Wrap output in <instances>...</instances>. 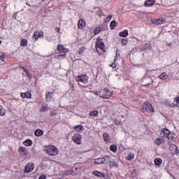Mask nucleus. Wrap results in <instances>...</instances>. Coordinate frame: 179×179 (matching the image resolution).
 <instances>
[{"label":"nucleus","instance_id":"obj_1","mask_svg":"<svg viewBox=\"0 0 179 179\" xmlns=\"http://www.w3.org/2000/svg\"><path fill=\"white\" fill-rule=\"evenodd\" d=\"M43 150L45 153L48 155V156H57V155L59 153V150H58V148L52 145L45 146Z\"/></svg>","mask_w":179,"mask_h":179},{"label":"nucleus","instance_id":"obj_2","mask_svg":"<svg viewBox=\"0 0 179 179\" xmlns=\"http://www.w3.org/2000/svg\"><path fill=\"white\" fill-rule=\"evenodd\" d=\"M142 111L143 113H155V108H153V106L148 101H145L142 105Z\"/></svg>","mask_w":179,"mask_h":179},{"label":"nucleus","instance_id":"obj_3","mask_svg":"<svg viewBox=\"0 0 179 179\" xmlns=\"http://www.w3.org/2000/svg\"><path fill=\"white\" fill-rule=\"evenodd\" d=\"M76 80L79 83V82H81V83H83L84 85H86V83H88L89 82V76L86 74H81L76 76Z\"/></svg>","mask_w":179,"mask_h":179},{"label":"nucleus","instance_id":"obj_4","mask_svg":"<svg viewBox=\"0 0 179 179\" xmlns=\"http://www.w3.org/2000/svg\"><path fill=\"white\" fill-rule=\"evenodd\" d=\"M57 51L59 52L60 57H64V58H65V57H66V52H68L69 50L65 48L64 45L59 44L57 46Z\"/></svg>","mask_w":179,"mask_h":179},{"label":"nucleus","instance_id":"obj_5","mask_svg":"<svg viewBox=\"0 0 179 179\" xmlns=\"http://www.w3.org/2000/svg\"><path fill=\"white\" fill-rule=\"evenodd\" d=\"M34 170V163L29 162L24 167V173H31Z\"/></svg>","mask_w":179,"mask_h":179},{"label":"nucleus","instance_id":"obj_6","mask_svg":"<svg viewBox=\"0 0 179 179\" xmlns=\"http://www.w3.org/2000/svg\"><path fill=\"white\" fill-rule=\"evenodd\" d=\"M72 140L77 145H82V135L80 134H76L72 137Z\"/></svg>","mask_w":179,"mask_h":179},{"label":"nucleus","instance_id":"obj_7","mask_svg":"<svg viewBox=\"0 0 179 179\" xmlns=\"http://www.w3.org/2000/svg\"><path fill=\"white\" fill-rule=\"evenodd\" d=\"M79 173V168L73 167L71 171H67L64 173L65 176H77Z\"/></svg>","mask_w":179,"mask_h":179},{"label":"nucleus","instance_id":"obj_8","mask_svg":"<svg viewBox=\"0 0 179 179\" xmlns=\"http://www.w3.org/2000/svg\"><path fill=\"white\" fill-rule=\"evenodd\" d=\"M103 92H104V94H103L102 96H100L101 99H110V97L113 96V92H111V90L107 88H105L103 90Z\"/></svg>","mask_w":179,"mask_h":179},{"label":"nucleus","instance_id":"obj_9","mask_svg":"<svg viewBox=\"0 0 179 179\" xmlns=\"http://www.w3.org/2000/svg\"><path fill=\"white\" fill-rule=\"evenodd\" d=\"M169 150L171 155H178L179 153L178 147L176 144H171L169 146Z\"/></svg>","mask_w":179,"mask_h":179},{"label":"nucleus","instance_id":"obj_10","mask_svg":"<svg viewBox=\"0 0 179 179\" xmlns=\"http://www.w3.org/2000/svg\"><path fill=\"white\" fill-rule=\"evenodd\" d=\"M96 47H98L99 50H103V48L106 47L104 45V42H103V39L101 37H98L96 38Z\"/></svg>","mask_w":179,"mask_h":179},{"label":"nucleus","instance_id":"obj_11","mask_svg":"<svg viewBox=\"0 0 179 179\" xmlns=\"http://www.w3.org/2000/svg\"><path fill=\"white\" fill-rule=\"evenodd\" d=\"M171 132L167 129H162L161 135H163V136H165V138H167L169 141L171 139Z\"/></svg>","mask_w":179,"mask_h":179},{"label":"nucleus","instance_id":"obj_12","mask_svg":"<svg viewBox=\"0 0 179 179\" xmlns=\"http://www.w3.org/2000/svg\"><path fill=\"white\" fill-rule=\"evenodd\" d=\"M92 174H94V176H96V177H102L104 179H108V176L105 175L104 173L99 171H92Z\"/></svg>","mask_w":179,"mask_h":179},{"label":"nucleus","instance_id":"obj_13","mask_svg":"<svg viewBox=\"0 0 179 179\" xmlns=\"http://www.w3.org/2000/svg\"><path fill=\"white\" fill-rule=\"evenodd\" d=\"M18 152L20 153V155L22 156V157H27V155H29V151L23 147H20L18 149Z\"/></svg>","mask_w":179,"mask_h":179},{"label":"nucleus","instance_id":"obj_14","mask_svg":"<svg viewBox=\"0 0 179 179\" xmlns=\"http://www.w3.org/2000/svg\"><path fill=\"white\" fill-rule=\"evenodd\" d=\"M44 36V32L43 31H34V36L35 40H38L40 37H43Z\"/></svg>","mask_w":179,"mask_h":179},{"label":"nucleus","instance_id":"obj_15","mask_svg":"<svg viewBox=\"0 0 179 179\" xmlns=\"http://www.w3.org/2000/svg\"><path fill=\"white\" fill-rule=\"evenodd\" d=\"M156 0H145L144 6H145V8H148L149 6H153Z\"/></svg>","mask_w":179,"mask_h":179},{"label":"nucleus","instance_id":"obj_16","mask_svg":"<svg viewBox=\"0 0 179 179\" xmlns=\"http://www.w3.org/2000/svg\"><path fill=\"white\" fill-rule=\"evenodd\" d=\"M102 162L103 164H108V163L111 162V157L108 155H105L104 157H102Z\"/></svg>","mask_w":179,"mask_h":179},{"label":"nucleus","instance_id":"obj_17","mask_svg":"<svg viewBox=\"0 0 179 179\" xmlns=\"http://www.w3.org/2000/svg\"><path fill=\"white\" fill-rule=\"evenodd\" d=\"M21 97L22 99H31V92H27L24 93H21Z\"/></svg>","mask_w":179,"mask_h":179},{"label":"nucleus","instance_id":"obj_18","mask_svg":"<svg viewBox=\"0 0 179 179\" xmlns=\"http://www.w3.org/2000/svg\"><path fill=\"white\" fill-rule=\"evenodd\" d=\"M34 135H35V136H37V137L43 136V135H44V131H43L40 129H37L34 131Z\"/></svg>","mask_w":179,"mask_h":179},{"label":"nucleus","instance_id":"obj_19","mask_svg":"<svg viewBox=\"0 0 179 179\" xmlns=\"http://www.w3.org/2000/svg\"><path fill=\"white\" fill-rule=\"evenodd\" d=\"M104 30H106V29H104V27H98L94 30V35L97 36V34H99V33H101V31H103Z\"/></svg>","mask_w":179,"mask_h":179},{"label":"nucleus","instance_id":"obj_20","mask_svg":"<svg viewBox=\"0 0 179 179\" xmlns=\"http://www.w3.org/2000/svg\"><path fill=\"white\" fill-rule=\"evenodd\" d=\"M86 26V23L83 20H80L78 21V29H83Z\"/></svg>","mask_w":179,"mask_h":179},{"label":"nucleus","instance_id":"obj_21","mask_svg":"<svg viewBox=\"0 0 179 179\" xmlns=\"http://www.w3.org/2000/svg\"><path fill=\"white\" fill-rule=\"evenodd\" d=\"M53 93L54 92H48V94H46L45 95L46 101H51V100L52 99Z\"/></svg>","mask_w":179,"mask_h":179},{"label":"nucleus","instance_id":"obj_22","mask_svg":"<svg viewBox=\"0 0 179 179\" xmlns=\"http://www.w3.org/2000/svg\"><path fill=\"white\" fill-rule=\"evenodd\" d=\"M129 35V33L128 32L127 29H125L121 32H120L119 36L120 37H128V36Z\"/></svg>","mask_w":179,"mask_h":179},{"label":"nucleus","instance_id":"obj_23","mask_svg":"<svg viewBox=\"0 0 179 179\" xmlns=\"http://www.w3.org/2000/svg\"><path fill=\"white\" fill-rule=\"evenodd\" d=\"M109 166L110 169H113V167H115L116 169L118 168V164L117 163V162L111 161V159H110Z\"/></svg>","mask_w":179,"mask_h":179},{"label":"nucleus","instance_id":"obj_24","mask_svg":"<svg viewBox=\"0 0 179 179\" xmlns=\"http://www.w3.org/2000/svg\"><path fill=\"white\" fill-rule=\"evenodd\" d=\"M24 146H31L33 145V141L31 139H27L23 142Z\"/></svg>","mask_w":179,"mask_h":179},{"label":"nucleus","instance_id":"obj_25","mask_svg":"<svg viewBox=\"0 0 179 179\" xmlns=\"http://www.w3.org/2000/svg\"><path fill=\"white\" fill-rule=\"evenodd\" d=\"M154 162L155 166H159L163 163V159L162 158H155Z\"/></svg>","mask_w":179,"mask_h":179},{"label":"nucleus","instance_id":"obj_26","mask_svg":"<svg viewBox=\"0 0 179 179\" xmlns=\"http://www.w3.org/2000/svg\"><path fill=\"white\" fill-rule=\"evenodd\" d=\"M103 137L106 142H110V134H108V133H103Z\"/></svg>","mask_w":179,"mask_h":179},{"label":"nucleus","instance_id":"obj_27","mask_svg":"<svg viewBox=\"0 0 179 179\" xmlns=\"http://www.w3.org/2000/svg\"><path fill=\"white\" fill-rule=\"evenodd\" d=\"M90 117H99V111L94 110L90 112Z\"/></svg>","mask_w":179,"mask_h":179},{"label":"nucleus","instance_id":"obj_28","mask_svg":"<svg viewBox=\"0 0 179 179\" xmlns=\"http://www.w3.org/2000/svg\"><path fill=\"white\" fill-rule=\"evenodd\" d=\"M143 50L145 51V50H152V44L150 43H145L143 46Z\"/></svg>","mask_w":179,"mask_h":179},{"label":"nucleus","instance_id":"obj_29","mask_svg":"<svg viewBox=\"0 0 179 179\" xmlns=\"http://www.w3.org/2000/svg\"><path fill=\"white\" fill-rule=\"evenodd\" d=\"M155 142L156 145H162V143H164V140L161 138H157Z\"/></svg>","mask_w":179,"mask_h":179},{"label":"nucleus","instance_id":"obj_30","mask_svg":"<svg viewBox=\"0 0 179 179\" xmlns=\"http://www.w3.org/2000/svg\"><path fill=\"white\" fill-rule=\"evenodd\" d=\"M167 78H169V76H167L166 72H163L161 75H159V79H161L162 80H166Z\"/></svg>","mask_w":179,"mask_h":179},{"label":"nucleus","instance_id":"obj_31","mask_svg":"<svg viewBox=\"0 0 179 179\" xmlns=\"http://www.w3.org/2000/svg\"><path fill=\"white\" fill-rule=\"evenodd\" d=\"M94 164H103V158H96L94 159Z\"/></svg>","mask_w":179,"mask_h":179},{"label":"nucleus","instance_id":"obj_32","mask_svg":"<svg viewBox=\"0 0 179 179\" xmlns=\"http://www.w3.org/2000/svg\"><path fill=\"white\" fill-rule=\"evenodd\" d=\"M110 152H113V153H115L117 152V145H111L109 148Z\"/></svg>","mask_w":179,"mask_h":179},{"label":"nucleus","instance_id":"obj_33","mask_svg":"<svg viewBox=\"0 0 179 179\" xmlns=\"http://www.w3.org/2000/svg\"><path fill=\"white\" fill-rule=\"evenodd\" d=\"M20 45L21 47H26L27 45V39L21 40Z\"/></svg>","mask_w":179,"mask_h":179},{"label":"nucleus","instance_id":"obj_34","mask_svg":"<svg viewBox=\"0 0 179 179\" xmlns=\"http://www.w3.org/2000/svg\"><path fill=\"white\" fill-rule=\"evenodd\" d=\"M115 24H116L115 20H113L112 22H110V30H114V29H115Z\"/></svg>","mask_w":179,"mask_h":179},{"label":"nucleus","instance_id":"obj_35","mask_svg":"<svg viewBox=\"0 0 179 179\" xmlns=\"http://www.w3.org/2000/svg\"><path fill=\"white\" fill-rule=\"evenodd\" d=\"M6 114V112L5 111V109L2 107V106H0V115L1 117H3Z\"/></svg>","mask_w":179,"mask_h":179},{"label":"nucleus","instance_id":"obj_36","mask_svg":"<svg viewBox=\"0 0 179 179\" xmlns=\"http://www.w3.org/2000/svg\"><path fill=\"white\" fill-rule=\"evenodd\" d=\"M75 129L77 132H80V131H83V126L77 125L76 126Z\"/></svg>","mask_w":179,"mask_h":179},{"label":"nucleus","instance_id":"obj_37","mask_svg":"<svg viewBox=\"0 0 179 179\" xmlns=\"http://www.w3.org/2000/svg\"><path fill=\"white\" fill-rule=\"evenodd\" d=\"M137 173H136V170H134L133 171L131 172L130 173V177L131 178H135V177H136Z\"/></svg>","mask_w":179,"mask_h":179},{"label":"nucleus","instance_id":"obj_38","mask_svg":"<svg viewBox=\"0 0 179 179\" xmlns=\"http://www.w3.org/2000/svg\"><path fill=\"white\" fill-rule=\"evenodd\" d=\"M152 23L154 24H162V20H160V19H157V20H154L153 21H152Z\"/></svg>","mask_w":179,"mask_h":179},{"label":"nucleus","instance_id":"obj_39","mask_svg":"<svg viewBox=\"0 0 179 179\" xmlns=\"http://www.w3.org/2000/svg\"><path fill=\"white\" fill-rule=\"evenodd\" d=\"M41 113H44L45 111H48V108L45 107V106H41V108H40L39 110Z\"/></svg>","mask_w":179,"mask_h":179},{"label":"nucleus","instance_id":"obj_40","mask_svg":"<svg viewBox=\"0 0 179 179\" xmlns=\"http://www.w3.org/2000/svg\"><path fill=\"white\" fill-rule=\"evenodd\" d=\"M126 44H128V39L122 38V45H125Z\"/></svg>","mask_w":179,"mask_h":179},{"label":"nucleus","instance_id":"obj_41","mask_svg":"<svg viewBox=\"0 0 179 179\" xmlns=\"http://www.w3.org/2000/svg\"><path fill=\"white\" fill-rule=\"evenodd\" d=\"M134 157H135V154H129L127 157L128 160H129V161L133 160Z\"/></svg>","mask_w":179,"mask_h":179},{"label":"nucleus","instance_id":"obj_42","mask_svg":"<svg viewBox=\"0 0 179 179\" xmlns=\"http://www.w3.org/2000/svg\"><path fill=\"white\" fill-rule=\"evenodd\" d=\"M174 101L176 103V107H179V96L175 98Z\"/></svg>","mask_w":179,"mask_h":179},{"label":"nucleus","instance_id":"obj_43","mask_svg":"<svg viewBox=\"0 0 179 179\" xmlns=\"http://www.w3.org/2000/svg\"><path fill=\"white\" fill-rule=\"evenodd\" d=\"M85 50V47H83V48H80L79 50H78V54L79 55H80L82 54V52H83V50Z\"/></svg>","mask_w":179,"mask_h":179},{"label":"nucleus","instance_id":"obj_44","mask_svg":"<svg viewBox=\"0 0 179 179\" xmlns=\"http://www.w3.org/2000/svg\"><path fill=\"white\" fill-rule=\"evenodd\" d=\"M111 17H113V15H110L108 17V19L105 20V23H107L108 22H110L111 20Z\"/></svg>","mask_w":179,"mask_h":179},{"label":"nucleus","instance_id":"obj_45","mask_svg":"<svg viewBox=\"0 0 179 179\" xmlns=\"http://www.w3.org/2000/svg\"><path fill=\"white\" fill-rule=\"evenodd\" d=\"M169 107H172V108L177 107V104L174 103H171L169 104Z\"/></svg>","mask_w":179,"mask_h":179},{"label":"nucleus","instance_id":"obj_46","mask_svg":"<svg viewBox=\"0 0 179 179\" xmlns=\"http://www.w3.org/2000/svg\"><path fill=\"white\" fill-rule=\"evenodd\" d=\"M113 122H114V124H115V125H120V121L118 120H117V119H115L114 120V121H113Z\"/></svg>","mask_w":179,"mask_h":179},{"label":"nucleus","instance_id":"obj_47","mask_svg":"<svg viewBox=\"0 0 179 179\" xmlns=\"http://www.w3.org/2000/svg\"><path fill=\"white\" fill-rule=\"evenodd\" d=\"M50 115H51V117H54V115H57V112H55V110H52L50 113Z\"/></svg>","mask_w":179,"mask_h":179},{"label":"nucleus","instance_id":"obj_48","mask_svg":"<svg viewBox=\"0 0 179 179\" xmlns=\"http://www.w3.org/2000/svg\"><path fill=\"white\" fill-rule=\"evenodd\" d=\"M4 58H5V55H1L0 56V59H1V61H2L3 62L5 61Z\"/></svg>","mask_w":179,"mask_h":179},{"label":"nucleus","instance_id":"obj_49","mask_svg":"<svg viewBox=\"0 0 179 179\" xmlns=\"http://www.w3.org/2000/svg\"><path fill=\"white\" fill-rule=\"evenodd\" d=\"M46 178H47V176H45V175H42L38 178V179H46Z\"/></svg>","mask_w":179,"mask_h":179},{"label":"nucleus","instance_id":"obj_50","mask_svg":"<svg viewBox=\"0 0 179 179\" xmlns=\"http://www.w3.org/2000/svg\"><path fill=\"white\" fill-rule=\"evenodd\" d=\"M71 88L72 92H73V90H75V86H73V84H71Z\"/></svg>","mask_w":179,"mask_h":179},{"label":"nucleus","instance_id":"obj_51","mask_svg":"<svg viewBox=\"0 0 179 179\" xmlns=\"http://www.w3.org/2000/svg\"><path fill=\"white\" fill-rule=\"evenodd\" d=\"M25 73H26V75H27L28 77L31 78V77L30 76L29 70H27V71H25Z\"/></svg>","mask_w":179,"mask_h":179},{"label":"nucleus","instance_id":"obj_52","mask_svg":"<svg viewBox=\"0 0 179 179\" xmlns=\"http://www.w3.org/2000/svg\"><path fill=\"white\" fill-rule=\"evenodd\" d=\"M94 94H95L96 96H100V92H94Z\"/></svg>","mask_w":179,"mask_h":179},{"label":"nucleus","instance_id":"obj_53","mask_svg":"<svg viewBox=\"0 0 179 179\" xmlns=\"http://www.w3.org/2000/svg\"><path fill=\"white\" fill-rule=\"evenodd\" d=\"M166 106H169V104H171V103L169 101H165Z\"/></svg>","mask_w":179,"mask_h":179},{"label":"nucleus","instance_id":"obj_54","mask_svg":"<svg viewBox=\"0 0 179 179\" xmlns=\"http://www.w3.org/2000/svg\"><path fill=\"white\" fill-rule=\"evenodd\" d=\"M151 83H148L147 85H144V87H148V86H150Z\"/></svg>","mask_w":179,"mask_h":179},{"label":"nucleus","instance_id":"obj_55","mask_svg":"<svg viewBox=\"0 0 179 179\" xmlns=\"http://www.w3.org/2000/svg\"><path fill=\"white\" fill-rule=\"evenodd\" d=\"M55 31H56L57 32L59 31V27H57V28L55 29Z\"/></svg>","mask_w":179,"mask_h":179},{"label":"nucleus","instance_id":"obj_56","mask_svg":"<svg viewBox=\"0 0 179 179\" xmlns=\"http://www.w3.org/2000/svg\"><path fill=\"white\" fill-rule=\"evenodd\" d=\"M110 66H112V68H115V64H112Z\"/></svg>","mask_w":179,"mask_h":179},{"label":"nucleus","instance_id":"obj_57","mask_svg":"<svg viewBox=\"0 0 179 179\" xmlns=\"http://www.w3.org/2000/svg\"><path fill=\"white\" fill-rule=\"evenodd\" d=\"M117 55H116L115 58V59H114V62H115V61H117Z\"/></svg>","mask_w":179,"mask_h":179},{"label":"nucleus","instance_id":"obj_58","mask_svg":"<svg viewBox=\"0 0 179 179\" xmlns=\"http://www.w3.org/2000/svg\"><path fill=\"white\" fill-rule=\"evenodd\" d=\"M24 72H27V69H24Z\"/></svg>","mask_w":179,"mask_h":179},{"label":"nucleus","instance_id":"obj_59","mask_svg":"<svg viewBox=\"0 0 179 179\" xmlns=\"http://www.w3.org/2000/svg\"><path fill=\"white\" fill-rule=\"evenodd\" d=\"M172 141H174V136L171 137Z\"/></svg>","mask_w":179,"mask_h":179},{"label":"nucleus","instance_id":"obj_60","mask_svg":"<svg viewBox=\"0 0 179 179\" xmlns=\"http://www.w3.org/2000/svg\"><path fill=\"white\" fill-rule=\"evenodd\" d=\"M1 44H2V41H1V40H0V45H1Z\"/></svg>","mask_w":179,"mask_h":179},{"label":"nucleus","instance_id":"obj_61","mask_svg":"<svg viewBox=\"0 0 179 179\" xmlns=\"http://www.w3.org/2000/svg\"><path fill=\"white\" fill-rule=\"evenodd\" d=\"M22 69H23V71L24 70V67H22Z\"/></svg>","mask_w":179,"mask_h":179},{"label":"nucleus","instance_id":"obj_62","mask_svg":"<svg viewBox=\"0 0 179 179\" xmlns=\"http://www.w3.org/2000/svg\"><path fill=\"white\" fill-rule=\"evenodd\" d=\"M41 1H44V0H41Z\"/></svg>","mask_w":179,"mask_h":179}]
</instances>
